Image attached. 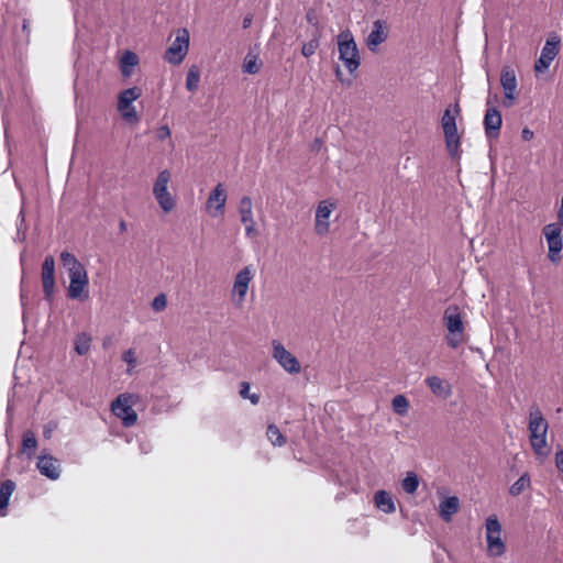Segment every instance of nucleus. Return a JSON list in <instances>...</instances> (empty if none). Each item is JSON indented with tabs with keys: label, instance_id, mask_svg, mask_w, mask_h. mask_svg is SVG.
Masks as SVG:
<instances>
[{
	"label": "nucleus",
	"instance_id": "nucleus-52",
	"mask_svg": "<svg viewBox=\"0 0 563 563\" xmlns=\"http://www.w3.org/2000/svg\"><path fill=\"white\" fill-rule=\"evenodd\" d=\"M335 74H336L338 79L342 81L341 70L339 68L336 69Z\"/></svg>",
	"mask_w": 563,
	"mask_h": 563
},
{
	"label": "nucleus",
	"instance_id": "nucleus-31",
	"mask_svg": "<svg viewBox=\"0 0 563 563\" xmlns=\"http://www.w3.org/2000/svg\"><path fill=\"white\" fill-rule=\"evenodd\" d=\"M199 81H200V69L198 66L192 65L187 73L186 88L190 92H194L198 89Z\"/></svg>",
	"mask_w": 563,
	"mask_h": 563
},
{
	"label": "nucleus",
	"instance_id": "nucleus-38",
	"mask_svg": "<svg viewBox=\"0 0 563 563\" xmlns=\"http://www.w3.org/2000/svg\"><path fill=\"white\" fill-rule=\"evenodd\" d=\"M122 360L130 366L128 373H131L132 368L136 365L135 352L132 349L126 350L122 355Z\"/></svg>",
	"mask_w": 563,
	"mask_h": 563
},
{
	"label": "nucleus",
	"instance_id": "nucleus-9",
	"mask_svg": "<svg viewBox=\"0 0 563 563\" xmlns=\"http://www.w3.org/2000/svg\"><path fill=\"white\" fill-rule=\"evenodd\" d=\"M273 357L276 362L289 374H299L301 365L298 358L290 353L285 346L277 340H273Z\"/></svg>",
	"mask_w": 563,
	"mask_h": 563
},
{
	"label": "nucleus",
	"instance_id": "nucleus-15",
	"mask_svg": "<svg viewBox=\"0 0 563 563\" xmlns=\"http://www.w3.org/2000/svg\"><path fill=\"white\" fill-rule=\"evenodd\" d=\"M227 198L228 196L223 184H218L206 201L207 212L213 218L223 216Z\"/></svg>",
	"mask_w": 563,
	"mask_h": 563
},
{
	"label": "nucleus",
	"instance_id": "nucleus-27",
	"mask_svg": "<svg viewBox=\"0 0 563 563\" xmlns=\"http://www.w3.org/2000/svg\"><path fill=\"white\" fill-rule=\"evenodd\" d=\"M139 97V89L136 87H132L129 89L123 90L118 100V108L119 110H126L129 108H132V102L136 100Z\"/></svg>",
	"mask_w": 563,
	"mask_h": 563
},
{
	"label": "nucleus",
	"instance_id": "nucleus-7",
	"mask_svg": "<svg viewBox=\"0 0 563 563\" xmlns=\"http://www.w3.org/2000/svg\"><path fill=\"white\" fill-rule=\"evenodd\" d=\"M170 173L167 169L162 170L153 187V195L164 212H169L175 207V200L168 191Z\"/></svg>",
	"mask_w": 563,
	"mask_h": 563
},
{
	"label": "nucleus",
	"instance_id": "nucleus-28",
	"mask_svg": "<svg viewBox=\"0 0 563 563\" xmlns=\"http://www.w3.org/2000/svg\"><path fill=\"white\" fill-rule=\"evenodd\" d=\"M92 338L88 332H80L75 339V351L78 355H86L90 351Z\"/></svg>",
	"mask_w": 563,
	"mask_h": 563
},
{
	"label": "nucleus",
	"instance_id": "nucleus-48",
	"mask_svg": "<svg viewBox=\"0 0 563 563\" xmlns=\"http://www.w3.org/2000/svg\"><path fill=\"white\" fill-rule=\"evenodd\" d=\"M247 398L250 399V401L253 405H257L260 402V395H257V394H252V395L249 394Z\"/></svg>",
	"mask_w": 563,
	"mask_h": 563
},
{
	"label": "nucleus",
	"instance_id": "nucleus-26",
	"mask_svg": "<svg viewBox=\"0 0 563 563\" xmlns=\"http://www.w3.org/2000/svg\"><path fill=\"white\" fill-rule=\"evenodd\" d=\"M60 262L68 274L85 269V266L77 260V257L68 251L60 253Z\"/></svg>",
	"mask_w": 563,
	"mask_h": 563
},
{
	"label": "nucleus",
	"instance_id": "nucleus-29",
	"mask_svg": "<svg viewBox=\"0 0 563 563\" xmlns=\"http://www.w3.org/2000/svg\"><path fill=\"white\" fill-rule=\"evenodd\" d=\"M37 446V440L35 438V434L27 430L23 433L22 439V450L27 455L29 459H31L34 455V452Z\"/></svg>",
	"mask_w": 563,
	"mask_h": 563
},
{
	"label": "nucleus",
	"instance_id": "nucleus-8",
	"mask_svg": "<svg viewBox=\"0 0 563 563\" xmlns=\"http://www.w3.org/2000/svg\"><path fill=\"white\" fill-rule=\"evenodd\" d=\"M501 526L495 516L486 520L487 552L490 556H500L505 553V543L500 539Z\"/></svg>",
	"mask_w": 563,
	"mask_h": 563
},
{
	"label": "nucleus",
	"instance_id": "nucleus-41",
	"mask_svg": "<svg viewBox=\"0 0 563 563\" xmlns=\"http://www.w3.org/2000/svg\"><path fill=\"white\" fill-rule=\"evenodd\" d=\"M122 112V117L126 122L133 123L137 120V113L135 108H129L126 110H120Z\"/></svg>",
	"mask_w": 563,
	"mask_h": 563
},
{
	"label": "nucleus",
	"instance_id": "nucleus-2",
	"mask_svg": "<svg viewBox=\"0 0 563 563\" xmlns=\"http://www.w3.org/2000/svg\"><path fill=\"white\" fill-rule=\"evenodd\" d=\"M443 322L448 330L445 335L446 344L451 349H457L465 338V323L460 307L456 305L446 307L443 313Z\"/></svg>",
	"mask_w": 563,
	"mask_h": 563
},
{
	"label": "nucleus",
	"instance_id": "nucleus-12",
	"mask_svg": "<svg viewBox=\"0 0 563 563\" xmlns=\"http://www.w3.org/2000/svg\"><path fill=\"white\" fill-rule=\"evenodd\" d=\"M562 229L558 223H550L543 228V234L547 238L549 246V260L552 263H559L561 260L560 253L562 251Z\"/></svg>",
	"mask_w": 563,
	"mask_h": 563
},
{
	"label": "nucleus",
	"instance_id": "nucleus-34",
	"mask_svg": "<svg viewBox=\"0 0 563 563\" xmlns=\"http://www.w3.org/2000/svg\"><path fill=\"white\" fill-rule=\"evenodd\" d=\"M402 489L407 494H415L419 487V478L416 473L408 472L401 482Z\"/></svg>",
	"mask_w": 563,
	"mask_h": 563
},
{
	"label": "nucleus",
	"instance_id": "nucleus-10",
	"mask_svg": "<svg viewBox=\"0 0 563 563\" xmlns=\"http://www.w3.org/2000/svg\"><path fill=\"white\" fill-rule=\"evenodd\" d=\"M69 277V286L67 289V296L70 299H76L79 301L87 300L89 298V292L87 290V286L89 283L88 274L86 268L68 274Z\"/></svg>",
	"mask_w": 563,
	"mask_h": 563
},
{
	"label": "nucleus",
	"instance_id": "nucleus-20",
	"mask_svg": "<svg viewBox=\"0 0 563 563\" xmlns=\"http://www.w3.org/2000/svg\"><path fill=\"white\" fill-rule=\"evenodd\" d=\"M388 37V25L384 20H376L373 22V29L366 38V45L375 52L377 47L384 43Z\"/></svg>",
	"mask_w": 563,
	"mask_h": 563
},
{
	"label": "nucleus",
	"instance_id": "nucleus-47",
	"mask_svg": "<svg viewBox=\"0 0 563 563\" xmlns=\"http://www.w3.org/2000/svg\"><path fill=\"white\" fill-rule=\"evenodd\" d=\"M170 134L168 126H162L158 131V137L164 139Z\"/></svg>",
	"mask_w": 563,
	"mask_h": 563
},
{
	"label": "nucleus",
	"instance_id": "nucleus-33",
	"mask_svg": "<svg viewBox=\"0 0 563 563\" xmlns=\"http://www.w3.org/2000/svg\"><path fill=\"white\" fill-rule=\"evenodd\" d=\"M530 476L528 473L522 474L509 488V494L511 496H518L523 490L530 487Z\"/></svg>",
	"mask_w": 563,
	"mask_h": 563
},
{
	"label": "nucleus",
	"instance_id": "nucleus-43",
	"mask_svg": "<svg viewBox=\"0 0 563 563\" xmlns=\"http://www.w3.org/2000/svg\"><path fill=\"white\" fill-rule=\"evenodd\" d=\"M250 391V384L247 382H242L240 386V396L242 398H247Z\"/></svg>",
	"mask_w": 563,
	"mask_h": 563
},
{
	"label": "nucleus",
	"instance_id": "nucleus-42",
	"mask_svg": "<svg viewBox=\"0 0 563 563\" xmlns=\"http://www.w3.org/2000/svg\"><path fill=\"white\" fill-rule=\"evenodd\" d=\"M555 466L563 474V449H560L555 453Z\"/></svg>",
	"mask_w": 563,
	"mask_h": 563
},
{
	"label": "nucleus",
	"instance_id": "nucleus-51",
	"mask_svg": "<svg viewBox=\"0 0 563 563\" xmlns=\"http://www.w3.org/2000/svg\"><path fill=\"white\" fill-rule=\"evenodd\" d=\"M25 298H26V297H25V291H24V289L22 288V289H21V295H20V299H21V303H22V306H24V305H25Z\"/></svg>",
	"mask_w": 563,
	"mask_h": 563
},
{
	"label": "nucleus",
	"instance_id": "nucleus-22",
	"mask_svg": "<svg viewBox=\"0 0 563 563\" xmlns=\"http://www.w3.org/2000/svg\"><path fill=\"white\" fill-rule=\"evenodd\" d=\"M460 509L459 498L455 496L446 497L439 505V515L445 521L450 522L453 515Z\"/></svg>",
	"mask_w": 563,
	"mask_h": 563
},
{
	"label": "nucleus",
	"instance_id": "nucleus-30",
	"mask_svg": "<svg viewBox=\"0 0 563 563\" xmlns=\"http://www.w3.org/2000/svg\"><path fill=\"white\" fill-rule=\"evenodd\" d=\"M189 48V32L187 29L178 30V65L186 57Z\"/></svg>",
	"mask_w": 563,
	"mask_h": 563
},
{
	"label": "nucleus",
	"instance_id": "nucleus-21",
	"mask_svg": "<svg viewBox=\"0 0 563 563\" xmlns=\"http://www.w3.org/2000/svg\"><path fill=\"white\" fill-rule=\"evenodd\" d=\"M424 382L435 396L448 398L452 394L451 385L443 378L428 376Z\"/></svg>",
	"mask_w": 563,
	"mask_h": 563
},
{
	"label": "nucleus",
	"instance_id": "nucleus-45",
	"mask_svg": "<svg viewBox=\"0 0 563 563\" xmlns=\"http://www.w3.org/2000/svg\"><path fill=\"white\" fill-rule=\"evenodd\" d=\"M533 136H534V133L529 128H525L521 131V137H522L523 141H531L533 139Z\"/></svg>",
	"mask_w": 563,
	"mask_h": 563
},
{
	"label": "nucleus",
	"instance_id": "nucleus-35",
	"mask_svg": "<svg viewBox=\"0 0 563 563\" xmlns=\"http://www.w3.org/2000/svg\"><path fill=\"white\" fill-rule=\"evenodd\" d=\"M391 407L397 415L405 416L409 409V401L404 395H397L391 400Z\"/></svg>",
	"mask_w": 563,
	"mask_h": 563
},
{
	"label": "nucleus",
	"instance_id": "nucleus-25",
	"mask_svg": "<svg viewBox=\"0 0 563 563\" xmlns=\"http://www.w3.org/2000/svg\"><path fill=\"white\" fill-rule=\"evenodd\" d=\"M139 63L137 55L132 51H125L120 59V69L124 77H130Z\"/></svg>",
	"mask_w": 563,
	"mask_h": 563
},
{
	"label": "nucleus",
	"instance_id": "nucleus-19",
	"mask_svg": "<svg viewBox=\"0 0 563 563\" xmlns=\"http://www.w3.org/2000/svg\"><path fill=\"white\" fill-rule=\"evenodd\" d=\"M485 134L488 139H496L503 125L501 113L497 108H487L484 117Z\"/></svg>",
	"mask_w": 563,
	"mask_h": 563
},
{
	"label": "nucleus",
	"instance_id": "nucleus-18",
	"mask_svg": "<svg viewBox=\"0 0 563 563\" xmlns=\"http://www.w3.org/2000/svg\"><path fill=\"white\" fill-rule=\"evenodd\" d=\"M239 213L241 222L244 224L246 236H253L256 233V223L253 216V202L249 196L241 198L239 202Z\"/></svg>",
	"mask_w": 563,
	"mask_h": 563
},
{
	"label": "nucleus",
	"instance_id": "nucleus-13",
	"mask_svg": "<svg viewBox=\"0 0 563 563\" xmlns=\"http://www.w3.org/2000/svg\"><path fill=\"white\" fill-rule=\"evenodd\" d=\"M36 468L42 476L51 481H57L62 475L60 461L46 452H41L37 456Z\"/></svg>",
	"mask_w": 563,
	"mask_h": 563
},
{
	"label": "nucleus",
	"instance_id": "nucleus-4",
	"mask_svg": "<svg viewBox=\"0 0 563 563\" xmlns=\"http://www.w3.org/2000/svg\"><path fill=\"white\" fill-rule=\"evenodd\" d=\"M139 397L134 394H120L111 402L112 413L122 421L125 428L133 427L137 421V413L133 409Z\"/></svg>",
	"mask_w": 563,
	"mask_h": 563
},
{
	"label": "nucleus",
	"instance_id": "nucleus-36",
	"mask_svg": "<svg viewBox=\"0 0 563 563\" xmlns=\"http://www.w3.org/2000/svg\"><path fill=\"white\" fill-rule=\"evenodd\" d=\"M261 64L257 62L256 55H246L243 64V70L247 74L254 75L260 71Z\"/></svg>",
	"mask_w": 563,
	"mask_h": 563
},
{
	"label": "nucleus",
	"instance_id": "nucleus-32",
	"mask_svg": "<svg viewBox=\"0 0 563 563\" xmlns=\"http://www.w3.org/2000/svg\"><path fill=\"white\" fill-rule=\"evenodd\" d=\"M266 435L271 443L275 446H283L286 444V438L283 435L276 424H268Z\"/></svg>",
	"mask_w": 563,
	"mask_h": 563
},
{
	"label": "nucleus",
	"instance_id": "nucleus-49",
	"mask_svg": "<svg viewBox=\"0 0 563 563\" xmlns=\"http://www.w3.org/2000/svg\"><path fill=\"white\" fill-rule=\"evenodd\" d=\"M251 23H252V18L251 16L244 18V20H243V27L247 29L251 25Z\"/></svg>",
	"mask_w": 563,
	"mask_h": 563
},
{
	"label": "nucleus",
	"instance_id": "nucleus-14",
	"mask_svg": "<svg viewBox=\"0 0 563 563\" xmlns=\"http://www.w3.org/2000/svg\"><path fill=\"white\" fill-rule=\"evenodd\" d=\"M42 286L44 299L52 302L55 289V261L52 255H47L42 264Z\"/></svg>",
	"mask_w": 563,
	"mask_h": 563
},
{
	"label": "nucleus",
	"instance_id": "nucleus-24",
	"mask_svg": "<svg viewBox=\"0 0 563 563\" xmlns=\"http://www.w3.org/2000/svg\"><path fill=\"white\" fill-rule=\"evenodd\" d=\"M375 506L385 514H393L396 510L393 497L386 490H377L374 496Z\"/></svg>",
	"mask_w": 563,
	"mask_h": 563
},
{
	"label": "nucleus",
	"instance_id": "nucleus-1",
	"mask_svg": "<svg viewBox=\"0 0 563 563\" xmlns=\"http://www.w3.org/2000/svg\"><path fill=\"white\" fill-rule=\"evenodd\" d=\"M549 423L543 417L538 406H532L529 411V440L536 455L547 456L549 453L547 445V433Z\"/></svg>",
	"mask_w": 563,
	"mask_h": 563
},
{
	"label": "nucleus",
	"instance_id": "nucleus-46",
	"mask_svg": "<svg viewBox=\"0 0 563 563\" xmlns=\"http://www.w3.org/2000/svg\"><path fill=\"white\" fill-rule=\"evenodd\" d=\"M12 412H13V400L9 399L8 400V406H7V415H8V422L7 424L10 426L11 424V421H12Z\"/></svg>",
	"mask_w": 563,
	"mask_h": 563
},
{
	"label": "nucleus",
	"instance_id": "nucleus-6",
	"mask_svg": "<svg viewBox=\"0 0 563 563\" xmlns=\"http://www.w3.org/2000/svg\"><path fill=\"white\" fill-rule=\"evenodd\" d=\"M255 277V268L252 265L243 267L234 277L231 297L235 306L242 307L250 285Z\"/></svg>",
	"mask_w": 563,
	"mask_h": 563
},
{
	"label": "nucleus",
	"instance_id": "nucleus-39",
	"mask_svg": "<svg viewBox=\"0 0 563 563\" xmlns=\"http://www.w3.org/2000/svg\"><path fill=\"white\" fill-rule=\"evenodd\" d=\"M167 299L164 294L157 295L152 301V308L155 311H162L166 308Z\"/></svg>",
	"mask_w": 563,
	"mask_h": 563
},
{
	"label": "nucleus",
	"instance_id": "nucleus-44",
	"mask_svg": "<svg viewBox=\"0 0 563 563\" xmlns=\"http://www.w3.org/2000/svg\"><path fill=\"white\" fill-rule=\"evenodd\" d=\"M18 219H19V222L16 224V228H18V232H20L22 230V228H26L25 227V217H24L23 208L20 210Z\"/></svg>",
	"mask_w": 563,
	"mask_h": 563
},
{
	"label": "nucleus",
	"instance_id": "nucleus-17",
	"mask_svg": "<svg viewBox=\"0 0 563 563\" xmlns=\"http://www.w3.org/2000/svg\"><path fill=\"white\" fill-rule=\"evenodd\" d=\"M560 51V38L555 36H551L547 40L539 59L534 64V70L540 73L551 65L553 59L556 57Z\"/></svg>",
	"mask_w": 563,
	"mask_h": 563
},
{
	"label": "nucleus",
	"instance_id": "nucleus-50",
	"mask_svg": "<svg viewBox=\"0 0 563 563\" xmlns=\"http://www.w3.org/2000/svg\"><path fill=\"white\" fill-rule=\"evenodd\" d=\"M120 232H125L128 229L126 222L124 220H121L119 223Z\"/></svg>",
	"mask_w": 563,
	"mask_h": 563
},
{
	"label": "nucleus",
	"instance_id": "nucleus-11",
	"mask_svg": "<svg viewBox=\"0 0 563 563\" xmlns=\"http://www.w3.org/2000/svg\"><path fill=\"white\" fill-rule=\"evenodd\" d=\"M500 84L505 93L503 103L506 108H510L516 103L518 97V84L515 69L505 66L500 74Z\"/></svg>",
	"mask_w": 563,
	"mask_h": 563
},
{
	"label": "nucleus",
	"instance_id": "nucleus-40",
	"mask_svg": "<svg viewBox=\"0 0 563 563\" xmlns=\"http://www.w3.org/2000/svg\"><path fill=\"white\" fill-rule=\"evenodd\" d=\"M165 59L172 64L176 65V41H174L165 53Z\"/></svg>",
	"mask_w": 563,
	"mask_h": 563
},
{
	"label": "nucleus",
	"instance_id": "nucleus-5",
	"mask_svg": "<svg viewBox=\"0 0 563 563\" xmlns=\"http://www.w3.org/2000/svg\"><path fill=\"white\" fill-rule=\"evenodd\" d=\"M340 59L350 73H354L360 66V55L356 43L350 31L341 32L338 36Z\"/></svg>",
	"mask_w": 563,
	"mask_h": 563
},
{
	"label": "nucleus",
	"instance_id": "nucleus-16",
	"mask_svg": "<svg viewBox=\"0 0 563 563\" xmlns=\"http://www.w3.org/2000/svg\"><path fill=\"white\" fill-rule=\"evenodd\" d=\"M335 207V202L331 200H322L319 202L314 219V231L318 235H325L329 232V218Z\"/></svg>",
	"mask_w": 563,
	"mask_h": 563
},
{
	"label": "nucleus",
	"instance_id": "nucleus-53",
	"mask_svg": "<svg viewBox=\"0 0 563 563\" xmlns=\"http://www.w3.org/2000/svg\"><path fill=\"white\" fill-rule=\"evenodd\" d=\"M560 223H558L560 227H563V218L559 219Z\"/></svg>",
	"mask_w": 563,
	"mask_h": 563
},
{
	"label": "nucleus",
	"instance_id": "nucleus-23",
	"mask_svg": "<svg viewBox=\"0 0 563 563\" xmlns=\"http://www.w3.org/2000/svg\"><path fill=\"white\" fill-rule=\"evenodd\" d=\"M15 489V483L12 479H5L0 484V516L7 515L10 497Z\"/></svg>",
	"mask_w": 563,
	"mask_h": 563
},
{
	"label": "nucleus",
	"instance_id": "nucleus-3",
	"mask_svg": "<svg viewBox=\"0 0 563 563\" xmlns=\"http://www.w3.org/2000/svg\"><path fill=\"white\" fill-rule=\"evenodd\" d=\"M460 111L459 103H455L453 107L449 106L441 118L446 150L452 157L457 155L461 145V136L456 126V117L460 114Z\"/></svg>",
	"mask_w": 563,
	"mask_h": 563
},
{
	"label": "nucleus",
	"instance_id": "nucleus-37",
	"mask_svg": "<svg viewBox=\"0 0 563 563\" xmlns=\"http://www.w3.org/2000/svg\"><path fill=\"white\" fill-rule=\"evenodd\" d=\"M319 45H320V35H317L309 42L303 43L302 48H301V54L305 57H310L316 53Z\"/></svg>",
	"mask_w": 563,
	"mask_h": 563
}]
</instances>
